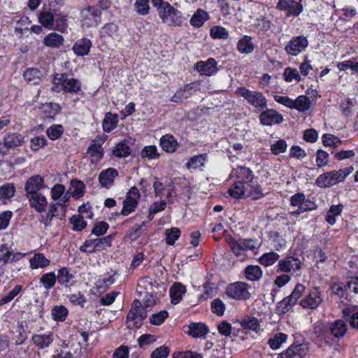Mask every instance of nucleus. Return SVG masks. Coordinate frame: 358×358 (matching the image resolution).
Listing matches in <instances>:
<instances>
[{
  "mask_svg": "<svg viewBox=\"0 0 358 358\" xmlns=\"http://www.w3.org/2000/svg\"><path fill=\"white\" fill-rule=\"evenodd\" d=\"M207 161V155L201 154L190 157L185 166L188 170L193 171L200 169L205 166V163Z\"/></svg>",
  "mask_w": 358,
  "mask_h": 358,
  "instance_id": "27",
  "label": "nucleus"
},
{
  "mask_svg": "<svg viewBox=\"0 0 358 358\" xmlns=\"http://www.w3.org/2000/svg\"><path fill=\"white\" fill-rule=\"evenodd\" d=\"M55 85H61L62 89L71 93H78L81 90V83L78 79L68 78L65 74H57L54 78Z\"/></svg>",
  "mask_w": 358,
  "mask_h": 358,
  "instance_id": "7",
  "label": "nucleus"
},
{
  "mask_svg": "<svg viewBox=\"0 0 358 358\" xmlns=\"http://www.w3.org/2000/svg\"><path fill=\"white\" fill-rule=\"evenodd\" d=\"M141 194L136 187H132L127 193V197L123 202V208L121 213L123 215H128L134 212L137 206Z\"/></svg>",
  "mask_w": 358,
  "mask_h": 358,
  "instance_id": "11",
  "label": "nucleus"
},
{
  "mask_svg": "<svg viewBox=\"0 0 358 358\" xmlns=\"http://www.w3.org/2000/svg\"><path fill=\"white\" fill-rule=\"evenodd\" d=\"M117 170L113 168L101 171L99 176L101 185L108 188L113 185L114 178L117 176Z\"/></svg>",
  "mask_w": 358,
  "mask_h": 358,
  "instance_id": "23",
  "label": "nucleus"
},
{
  "mask_svg": "<svg viewBox=\"0 0 358 358\" xmlns=\"http://www.w3.org/2000/svg\"><path fill=\"white\" fill-rule=\"evenodd\" d=\"M308 45L306 37L299 36L293 37L286 45L285 50L291 55L296 56L302 52Z\"/></svg>",
  "mask_w": 358,
  "mask_h": 358,
  "instance_id": "12",
  "label": "nucleus"
},
{
  "mask_svg": "<svg viewBox=\"0 0 358 358\" xmlns=\"http://www.w3.org/2000/svg\"><path fill=\"white\" fill-rule=\"evenodd\" d=\"M241 326L250 330H252L255 332H258L260 330V325L258 320L254 317H247L241 322Z\"/></svg>",
  "mask_w": 358,
  "mask_h": 358,
  "instance_id": "53",
  "label": "nucleus"
},
{
  "mask_svg": "<svg viewBox=\"0 0 358 358\" xmlns=\"http://www.w3.org/2000/svg\"><path fill=\"white\" fill-rule=\"evenodd\" d=\"M194 88V83L185 85L183 88L177 90L171 98V101L175 103L182 102L184 99L189 98Z\"/></svg>",
  "mask_w": 358,
  "mask_h": 358,
  "instance_id": "30",
  "label": "nucleus"
},
{
  "mask_svg": "<svg viewBox=\"0 0 358 358\" xmlns=\"http://www.w3.org/2000/svg\"><path fill=\"white\" fill-rule=\"evenodd\" d=\"M28 198L30 205L34 208L37 212H43L45 210L48 202L45 196L41 193L33 194L27 196Z\"/></svg>",
  "mask_w": 358,
  "mask_h": 358,
  "instance_id": "21",
  "label": "nucleus"
},
{
  "mask_svg": "<svg viewBox=\"0 0 358 358\" xmlns=\"http://www.w3.org/2000/svg\"><path fill=\"white\" fill-rule=\"evenodd\" d=\"M55 10L43 8L38 15V21L45 28L52 29L55 22Z\"/></svg>",
  "mask_w": 358,
  "mask_h": 358,
  "instance_id": "22",
  "label": "nucleus"
},
{
  "mask_svg": "<svg viewBox=\"0 0 358 358\" xmlns=\"http://www.w3.org/2000/svg\"><path fill=\"white\" fill-rule=\"evenodd\" d=\"M113 238L112 235L105 236L102 238H96L85 241L84 244L80 246V250L82 252L92 253L97 250L106 249L111 246V242Z\"/></svg>",
  "mask_w": 358,
  "mask_h": 358,
  "instance_id": "6",
  "label": "nucleus"
},
{
  "mask_svg": "<svg viewBox=\"0 0 358 358\" xmlns=\"http://www.w3.org/2000/svg\"><path fill=\"white\" fill-rule=\"evenodd\" d=\"M195 69L201 74L211 76L217 71V62L213 58H209L206 61H200L196 64Z\"/></svg>",
  "mask_w": 358,
  "mask_h": 358,
  "instance_id": "18",
  "label": "nucleus"
},
{
  "mask_svg": "<svg viewBox=\"0 0 358 358\" xmlns=\"http://www.w3.org/2000/svg\"><path fill=\"white\" fill-rule=\"evenodd\" d=\"M159 15L163 22L169 25L176 26L181 24V17L178 12L169 3L163 4Z\"/></svg>",
  "mask_w": 358,
  "mask_h": 358,
  "instance_id": "9",
  "label": "nucleus"
},
{
  "mask_svg": "<svg viewBox=\"0 0 358 358\" xmlns=\"http://www.w3.org/2000/svg\"><path fill=\"white\" fill-rule=\"evenodd\" d=\"M354 171L352 166H348L338 171H331L320 175L315 181L320 187H331L344 181L345 178Z\"/></svg>",
  "mask_w": 358,
  "mask_h": 358,
  "instance_id": "1",
  "label": "nucleus"
},
{
  "mask_svg": "<svg viewBox=\"0 0 358 358\" xmlns=\"http://www.w3.org/2000/svg\"><path fill=\"white\" fill-rule=\"evenodd\" d=\"M152 283L150 278H144L140 280V282L138 285L137 289L138 292L143 294H144V300H145V306L150 307L153 306L155 303V296L150 294L148 292H143V289L148 290L152 288Z\"/></svg>",
  "mask_w": 358,
  "mask_h": 358,
  "instance_id": "17",
  "label": "nucleus"
},
{
  "mask_svg": "<svg viewBox=\"0 0 358 358\" xmlns=\"http://www.w3.org/2000/svg\"><path fill=\"white\" fill-rule=\"evenodd\" d=\"M279 258V255L274 252L264 253L260 258L259 262L265 266H268L273 265Z\"/></svg>",
  "mask_w": 358,
  "mask_h": 358,
  "instance_id": "58",
  "label": "nucleus"
},
{
  "mask_svg": "<svg viewBox=\"0 0 358 358\" xmlns=\"http://www.w3.org/2000/svg\"><path fill=\"white\" fill-rule=\"evenodd\" d=\"M260 121L264 125L271 126L280 123L282 121V116L275 110L268 109L261 113Z\"/></svg>",
  "mask_w": 358,
  "mask_h": 358,
  "instance_id": "19",
  "label": "nucleus"
},
{
  "mask_svg": "<svg viewBox=\"0 0 358 358\" xmlns=\"http://www.w3.org/2000/svg\"><path fill=\"white\" fill-rule=\"evenodd\" d=\"M73 275L71 274L66 267H63L58 271L57 279L58 282L65 286H69L73 279Z\"/></svg>",
  "mask_w": 358,
  "mask_h": 358,
  "instance_id": "46",
  "label": "nucleus"
},
{
  "mask_svg": "<svg viewBox=\"0 0 358 358\" xmlns=\"http://www.w3.org/2000/svg\"><path fill=\"white\" fill-rule=\"evenodd\" d=\"M30 267L32 269L45 268L49 266L50 261L45 258L43 254L36 253L29 259Z\"/></svg>",
  "mask_w": 358,
  "mask_h": 358,
  "instance_id": "35",
  "label": "nucleus"
},
{
  "mask_svg": "<svg viewBox=\"0 0 358 358\" xmlns=\"http://www.w3.org/2000/svg\"><path fill=\"white\" fill-rule=\"evenodd\" d=\"M91 46V41L84 38L75 43L73 46V50L78 56H85L89 54Z\"/></svg>",
  "mask_w": 358,
  "mask_h": 358,
  "instance_id": "25",
  "label": "nucleus"
},
{
  "mask_svg": "<svg viewBox=\"0 0 358 358\" xmlns=\"http://www.w3.org/2000/svg\"><path fill=\"white\" fill-rule=\"evenodd\" d=\"M308 347L306 344H292L279 355V358H301L306 355Z\"/></svg>",
  "mask_w": 358,
  "mask_h": 358,
  "instance_id": "14",
  "label": "nucleus"
},
{
  "mask_svg": "<svg viewBox=\"0 0 358 358\" xmlns=\"http://www.w3.org/2000/svg\"><path fill=\"white\" fill-rule=\"evenodd\" d=\"M118 117L117 115H113L110 113H108L102 123L103 129L106 132H110L113 130L117 124Z\"/></svg>",
  "mask_w": 358,
  "mask_h": 358,
  "instance_id": "42",
  "label": "nucleus"
},
{
  "mask_svg": "<svg viewBox=\"0 0 358 358\" xmlns=\"http://www.w3.org/2000/svg\"><path fill=\"white\" fill-rule=\"evenodd\" d=\"M291 205L294 207H297V209L291 212L292 214H301L306 210H311L315 208L314 202L306 199L305 195L303 193H298L293 195L290 199Z\"/></svg>",
  "mask_w": 358,
  "mask_h": 358,
  "instance_id": "8",
  "label": "nucleus"
},
{
  "mask_svg": "<svg viewBox=\"0 0 358 358\" xmlns=\"http://www.w3.org/2000/svg\"><path fill=\"white\" fill-rule=\"evenodd\" d=\"M105 141L103 137L97 136L92 141L91 145L88 148V153L95 157L96 159H99L103 157V150L101 148L102 144Z\"/></svg>",
  "mask_w": 358,
  "mask_h": 358,
  "instance_id": "26",
  "label": "nucleus"
},
{
  "mask_svg": "<svg viewBox=\"0 0 358 358\" xmlns=\"http://www.w3.org/2000/svg\"><path fill=\"white\" fill-rule=\"evenodd\" d=\"M135 10L141 15L148 14L150 10L149 0H136L134 3Z\"/></svg>",
  "mask_w": 358,
  "mask_h": 358,
  "instance_id": "63",
  "label": "nucleus"
},
{
  "mask_svg": "<svg viewBox=\"0 0 358 358\" xmlns=\"http://www.w3.org/2000/svg\"><path fill=\"white\" fill-rule=\"evenodd\" d=\"M342 209L343 206L341 204L331 206L326 216L327 222L331 225L335 224L336 217L341 214Z\"/></svg>",
  "mask_w": 358,
  "mask_h": 358,
  "instance_id": "52",
  "label": "nucleus"
},
{
  "mask_svg": "<svg viewBox=\"0 0 358 358\" xmlns=\"http://www.w3.org/2000/svg\"><path fill=\"white\" fill-rule=\"evenodd\" d=\"M345 299L352 301L355 295H358V276L354 277L345 285Z\"/></svg>",
  "mask_w": 358,
  "mask_h": 358,
  "instance_id": "34",
  "label": "nucleus"
},
{
  "mask_svg": "<svg viewBox=\"0 0 358 358\" xmlns=\"http://www.w3.org/2000/svg\"><path fill=\"white\" fill-rule=\"evenodd\" d=\"M250 286L244 282H236L228 285L226 293L231 299L248 300L250 298L249 289Z\"/></svg>",
  "mask_w": 358,
  "mask_h": 358,
  "instance_id": "5",
  "label": "nucleus"
},
{
  "mask_svg": "<svg viewBox=\"0 0 358 358\" xmlns=\"http://www.w3.org/2000/svg\"><path fill=\"white\" fill-rule=\"evenodd\" d=\"M57 276L54 272L43 274L40 278V282L43 284L47 290L51 289L55 285Z\"/></svg>",
  "mask_w": 358,
  "mask_h": 358,
  "instance_id": "51",
  "label": "nucleus"
},
{
  "mask_svg": "<svg viewBox=\"0 0 358 358\" xmlns=\"http://www.w3.org/2000/svg\"><path fill=\"white\" fill-rule=\"evenodd\" d=\"M287 339V335L283 333L278 332L274 334L268 341V344L273 350L280 348L281 345Z\"/></svg>",
  "mask_w": 358,
  "mask_h": 358,
  "instance_id": "44",
  "label": "nucleus"
},
{
  "mask_svg": "<svg viewBox=\"0 0 358 358\" xmlns=\"http://www.w3.org/2000/svg\"><path fill=\"white\" fill-rule=\"evenodd\" d=\"M237 48L242 53H250L254 50V45L251 41V38L245 36L241 38L237 45Z\"/></svg>",
  "mask_w": 358,
  "mask_h": 358,
  "instance_id": "49",
  "label": "nucleus"
},
{
  "mask_svg": "<svg viewBox=\"0 0 358 358\" xmlns=\"http://www.w3.org/2000/svg\"><path fill=\"white\" fill-rule=\"evenodd\" d=\"M43 75L41 71L37 69L30 68L24 72V79L30 83L38 84L43 78Z\"/></svg>",
  "mask_w": 358,
  "mask_h": 358,
  "instance_id": "37",
  "label": "nucleus"
},
{
  "mask_svg": "<svg viewBox=\"0 0 358 358\" xmlns=\"http://www.w3.org/2000/svg\"><path fill=\"white\" fill-rule=\"evenodd\" d=\"M276 8L280 10L288 11L287 16H298L303 9V5L300 2L294 0H279Z\"/></svg>",
  "mask_w": 358,
  "mask_h": 358,
  "instance_id": "13",
  "label": "nucleus"
},
{
  "mask_svg": "<svg viewBox=\"0 0 358 358\" xmlns=\"http://www.w3.org/2000/svg\"><path fill=\"white\" fill-rule=\"evenodd\" d=\"M64 132V129L60 124H55L49 127L46 134L51 140L58 139Z\"/></svg>",
  "mask_w": 358,
  "mask_h": 358,
  "instance_id": "64",
  "label": "nucleus"
},
{
  "mask_svg": "<svg viewBox=\"0 0 358 358\" xmlns=\"http://www.w3.org/2000/svg\"><path fill=\"white\" fill-rule=\"evenodd\" d=\"M169 292L171 298V303L178 304L181 301L182 296L185 294L186 287L180 282H175L171 287Z\"/></svg>",
  "mask_w": 358,
  "mask_h": 358,
  "instance_id": "24",
  "label": "nucleus"
},
{
  "mask_svg": "<svg viewBox=\"0 0 358 358\" xmlns=\"http://www.w3.org/2000/svg\"><path fill=\"white\" fill-rule=\"evenodd\" d=\"M160 145L166 152H174L178 147V143L171 134H166L160 138Z\"/></svg>",
  "mask_w": 358,
  "mask_h": 358,
  "instance_id": "28",
  "label": "nucleus"
},
{
  "mask_svg": "<svg viewBox=\"0 0 358 358\" xmlns=\"http://www.w3.org/2000/svg\"><path fill=\"white\" fill-rule=\"evenodd\" d=\"M166 243L172 245L178 239L180 235V230L178 228L173 227L166 230Z\"/></svg>",
  "mask_w": 358,
  "mask_h": 358,
  "instance_id": "62",
  "label": "nucleus"
},
{
  "mask_svg": "<svg viewBox=\"0 0 358 358\" xmlns=\"http://www.w3.org/2000/svg\"><path fill=\"white\" fill-rule=\"evenodd\" d=\"M68 315V310L63 306H56L52 310V316L55 321H64Z\"/></svg>",
  "mask_w": 358,
  "mask_h": 358,
  "instance_id": "54",
  "label": "nucleus"
},
{
  "mask_svg": "<svg viewBox=\"0 0 358 358\" xmlns=\"http://www.w3.org/2000/svg\"><path fill=\"white\" fill-rule=\"evenodd\" d=\"M208 19V14L203 9H198L190 20V24L194 27H201Z\"/></svg>",
  "mask_w": 358,
  "mask_h": 358,
  "instance_id": "38",
  "label": "nucleus"
},
{
  "mask_svg": "<svg viewBox=\"0 0 358 358\" xmlns=\"http://www.w3.org/2000/svg\"><path fill=\"white\" fill-rule=\"evenodd\" d=\"M231 250L237 257L244 255L245 252L248 250H255L257 248V243L252 239H239L234 240L229 237L227 239Z\"/></svg>",
  "mask_w": 358,
  "mask_h": 358,
  "instance_id": "4",
  "label": "nucleus"
},
{
  "mask_svg": "<svg viewBox=\"0 0 358 358\" xmlns=\"http://www.w3.org/2000/svg\"><path fill=\"white\" fill-rule=\"evenodd\" d=\"M271 21L265 17L257 18L255 26L259 32L265 34L271 29Z\"/></svg>",
  "mask_w": 358,
  "mask_h": 358,
  "instance_id": "59",
  "label": "nucleus"
},
{
  "mask_svg": "<svg viewBox=\"0 0 358 358\" xmlns=\"http://www.w3.org/2000/svg\"><path fill=\"white\" fill-rule=\"evenodd\" d=\"M322 301L321 292L318 287H312L301 300L299 304L304 308L315 309Z\"/></svg>",
  "mask_w": 358,
  "mask_h": 358,
  "instance_id": "10",
  "label": "nucleus"
},
{
  "mask_svg": "<svg viewBox=\"0 0 358 358\" xmlns=\"http://www.w3.org/2000/svg\"><path fill=\"white\" fill-rule=\"evenodd\" d=\"M83 13V25L89 27L96 26L100 22L101 12L94 7H88L82 12Z\"/></svg>",
  "mask_w": 358,
  "mask_h": 358,
  "instance_id": "16",
  "label": "nucleus"
},
{
  "mask_svg": "<svg viewBox=\"0 0 358 358\" xmlns=\"http://www.w3.org/2000/svg\"><path fill=\"white\" fill-rule=\"evenodd\" d=\"M246 191V186L244 185L242 181L234 182L229 189L228 192L230 196L235 199H240L244 194Z\"/></svg>",
  "mask_w": 358,
  "mask_h": 358,
  "instance_id": "45",
  "label": "nucleus"
},
{
  "mask_svg": "<svg viewBox=\"0 0 358 358\" xmlns=\"http://www.w3.org/2000/svg\"><path fill=\"white\" fill-rule=\"evenodd\" d=\"M55 29L60 31H64L66 29V16L63 15L61 12L55 10Z\"/></svg>",
  "mask_w": 358,
  "mask_h": 358,
  "instance_id": "55",
  "label": "nucleus"
},
{
  "mask_svg": "<svg viewBox=\"0 0 358 358\" xmlns=\"http://www.w3.org/2000/svg\"><path fill=\"white\" fill-rule=\"evenodd\" d=\"M296 303L289 296L285 297L277 305V313L279 315H283L287 313Z\"/></svg>",
  "mask_w": 358,
  "mask_h": 358,
  "instance_id": "48",
  "label": "nucleus"
},
{
  "mask_svg": "<svg viewBox=\"0 0 358 358\" xmlns=\"http://www.w3.org/2000/svg\"><path fill=\"white\" fill-rule=\"evenodd\" d=\"M232 174L246 185L252 180V171L246 167L240 166L234 169L232 171Z\"/></svg>",
  "mask_w": 358,
  "mask_h": 358,
  "instance_id": "33",
  "label": "nucleus"
},
{
  "mask_svg": "<svg viewBox=\"0 0 358 358\" xmlns=\"http://www.w3.org/2000/svg\"><path fill=\"white\" fill-rule=\"evenodd\" d=\"M3 141L8 149L15 148L24 143V137L18 133H8L4 136Z\"/></svg>",
  "mask_w": 358,
  "mask_h": 358,
  "instance_id": "29",
  "label": "nucleus"
},
{
  "mask_svg": "<svg viewBox=\"0 0 358 358\" xmlns=\"http://www.w3.org/2000/svg\"><path fill=\"white\" fill-rule=\"evenodd\" d=\"M141 157L149 159H157L159 157V154L155 145H148L145 146L141 150Z\"/></svg>",
  "mask_w": 358,
  "mask_h": 358,
  "instance_id": "57",
  "label": "nucleus"
},
{
  "mask_svg": "<svg viewBox=\"0 0 358 358\" xmlns=\"http://www.w3.org/2000/svg\"><path fill=\"white\" fill-rule=\"evenodd\" d=\"M84 215H75L71 218V223L73 224V229L81 231L87 226Z\"/></svg>",
  "mask_w": 358,
  "mask_h": 358,
  "instance_id": "56",
  "label": "nucleus"
},
{
  "mask_svg": "<svg viewBox=\"0 0 358 358\" xmlns=\"http://www.w3.org/2000/svg\"><path fill=\"white\" fill-rule=\"evenodd\" d=\"M347 325L341 320H338L330 326V332L335 338L343 337L347 331Z\"/></svg>",
  "mask_w": 358,
  "mask_h": 358,
  "instance_id": "39",
  "label": "nucleus"
},
{
  "mask_svg": "<svg viewBox=\"0 0 358 358\" xmlns=\"http://www.w3.org/2000/svg\"><path fill=\"white\" fill-rule=\"evenodd\" d=\"M208 329L204 324L192 323L189 326V334L194 338H199L208 333Z\"/></svg>",
  "mask_w": 358,
  "mask_h": 358,
  "instance_id": "41",
  "label": "nucleus"
},
{
  "mask_svg": "<svg viewBox=\"0 0 358 358\" xmlns=\"http://www.w3.org/2000/svg\"><path fill=\"white\" fill-rule=\"evenodd\" d=\"M113 153L117 157H126L131 154V150L126 143L121 142L114 147Z\"/></svg>",
  "mask_w": 358,
  "mask_h": 358,
  "instance_id": "50",
  "label": "nucleus"
},
{
  "mask_svg": "<svg viewBox=\"0 0 358 358\" xmlns=\"http://www.w3.org/2000/svg\"><path fill=\"white\" fill-rule=\"evenodd\" d=\"M146 317L144 308L141 302L135 300L131 305V308L127 315V323L129 328L138 327L141 326L143 320Z\"/></svg>",
  "mask_w": 358,
  "mask_h": 358,
  "instance_id": "3",
  "label": "nucleus"
},
{
  "mask_svg": "<svg viewBox=\"0 0 358 358\" xmlns=\"http://www.w3.org/2000/svg\"><path fill=\"white\" fill-rule=\"evenodd\" d=\"M64 41V38L62 35L52 32L45 37L43 43L48 47L57 48L63 45Z\"/></svg>",
  "mask_w": 358,
  "mask_h": 358,
  "instance_id": "32",
  "label": "nucleus"
},
{
  "mask_svg": "<svg viewBox=\"0 0 358 358\" xmlns=\"http://www.w3.org/2000/svg\"><path fill=\"white\" fill-rule=\"evenodd\" d=\"M65 187L63 185L57 184L51 189V196L54 200L59 199V202L66 203L69 199L67 194H64Z\"/></svg>",
  "mask_w": 358,
  "mask_h": 358,
  "instance_id": "36",
  "label": "nucleus"
},
{
  "mask_svg": "<svg viewBox=\"0 0 358 358\" xmlns=\"http://www.w3.org/2000/svg\"><path fill=\"white\" fill-rule=\"evenodd\" d=\"M287 148V144L286 141L283 139L276 141L275 142L271 145V153L275 155H278L281 153L285 152Z\"/></svg>",
  "mask_w": 358,
  "mask_h": 358,
  "instance_id": "61",
  "label": "nucleus"
},
{
  "mask_svg": "<svg viewBox=\"0 0 358 358\" xmlns=\"http://www.w3.org/2000/svg\"><path fill=\"white\" fill-rule=\"evenodd\" d=\"M43 179L39 176H34L29 178L25 184L26 196L38 193L43 187Z\"/></svg>",
  "mask_w": 358,
  "mask_h": 358,
  "instance_id": "20",
  "label": "nucleus"
},
{
  "mask_svg": "<svg viewBox=\"0 0 358 358\" xmlns=\"http://www.w3.org/2000/svg\"><path fill=\"white\" fill-rule=\"evenodd\" d=\"M235 94L246 99L258 111H261L266 107V99L259 92L252 91L244 87H241L236 90Z\"/></svg>",
  "mask_w": 358,
  "mask_h": 358,
  "instance_id": "2",
  "label": "nucleus"
},
{
  "mask_svg": "<svg viewBox=\"0 0 358 358\" xmlns=\"http://www.w3.org/2000/svg\"><path fill=\"white\" fill-rule=\"evenodd\" d=\"M310 101L306 96H299L295 100H293L292 108L296 109L300 112H304L309 109Z\"/></svg>",
  "mask_w": 358,
  "mask_h": 358,
  "instance_id": "47",
  "label": "nucleus"
},
{
  "mask_svg": "<svg viewBox=\"0 0 358 358\" xmlns=\"http://www.w3.org/2000/svg\"><path fill=\"white\" fill-rule=\"evenodd\" d=\"M245 275L249 280H259L262 277V271L259 266L250 265L245 268Z\"/></svg>",
  "mask_w": 358,
  "mask_h": 358,
  "instance_id": "43",
  "label": "nucleus"
},
{
  "mask_svg": "<svg viewBox=\"0 0 358 358\" xmlns=\"http://www.w3.org/2000/svg\"><path fill=\"white\" fill-rule=\"evenodd\" d=\"M169 313L166 310H161L158 313L152 314L149 317V321L152 325L158 326L162 324L168 317Z\"/></svg>",
  "mask_w": 358,
  "mask_h": 358,
  "instance_id": "60",
  "label": "nucleus"
},
{
  "mask_svg": "<svg viewBox=\"0 0 358 358\" xmlns=\"http://www.w3.org/2000/svg\"><path fill=\"white\" fill-rule=\"evenodd\" d=\"M301 262L294 257H287L278 262V270L285 273H294L301 268Z\"/></svg>",
  "mask_w": 358,
  "mask_h": 358,
  "instance_id": "15",
  "label": "nucleus"
},
{
  "mask_svg": "<svg viewBox=\"0 0 358 358\" xmlns=\"http://www.w3.org/2000/svg\"><path fill=\"white\" fill-rule=\"evenodd\" d=\"M246 190H248L247 196L252 199H259L264 196L261 186L252 180L246 185Z\"/></svg>",
  "mask_w": 358,
  "mask_h": 358,
  "instance_id": "40",
  "label": "nucleus"
},
{
  "mask_svg": "<svg viewBox=\"0 0 358 358\" xmlns=\"http://www.w3.org/2000/svg\"><path fill=\"white\" fill-rule=\"evenodd\" d=\"M53 333L36 334L32 336L33 343L40 348L48 347L53 341Z\"/></svg>",
  "mask_w": 358,
  "mask_h": 358,
  "instance_id": "31",
  "label": "nucleus"
}]
</instances>
